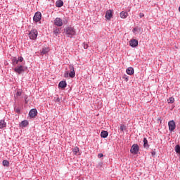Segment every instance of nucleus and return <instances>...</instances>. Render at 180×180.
<instances>
[{
  "instance_id": "nucleus-39",
  "label": "nucleus",
  "mask_w": 180,
  "mask_h": 180,
  "mask_svg": "<svg viewBox=\"0 0 180 180\" xmlns=\"http://www.w3.org/2000/svg\"><path fill=\"white\" fill-rule=\"evenodd\" d=\"M179 12H180V7H179Z\"/></svg>"
},
{
  "instance_id": "nucleus-24",
  "label": "nucleus",
  "mask_w": 180,
  "mask_h": 180,
  "mask_svg": "<svg viewBox=\"0 0 180 180\" xmlns=\"http://www.w3.org/2000/svg\"><path fill=\"white\" fill-rule=\"evenodd\" d=\"M3 165H4V167H9V161L4 160L3 161Z\"/></svg>"
},
{
  "instance_id": "nucleus-3",
  "label": "nucleus",
  "mask_w": 180,
  "mask_h": 180,
  "mask_svg": "<svg viewBox=\"0 0 180 180\" xmlns=\"http://www.w3.org/2000/svg\"><path fill=\"white\" fill-rule=\"evenodd\" d=\"M130 153L134 155L137 154L139 153V145L134 144L131 148Z\"/></svg>"
},
{
  "instance_id": "nucleus-18",
  "label": "nucleus",
  "mask_w": 180,
  "mask_h": 180,
  "mask_svg": "<svg viewBox=\"0 0 180 180\" xmlns=\"http://www.w3.org/2000/svg\"><path fill=\"white\" fill-rule=\"evenodd\" d=\"M101 136L103 139H106V137H108V131H103L101 133Z\"/></svg>"
},
{
  "instance_id": "nucleus-15",
  "label": "nucleus",
  "mask_w": 180,
  "mask_h": 180,
  "mask_svg": "<svg viewBox=\"0 0 180 180\" xmlns=\"http://www.w3.org/2000/svg\"><path fill=\"white\" fill-rule=\"evenodd\" d=\"M63 5H64V2H63V1H61V0H58L56 3V6L57 8H61V6H63Z\"/></svg>"
},
{
  "instance_id": "nucleus-2",
  "label": "nucleus",
  "mask_w": 180,
  "mask_h": 180,
  "mask_svg": "<svg viewBox=\"0 0 180 180\" xmlns=\"http://www.w3.org/2000/svg\"><path fill=\"white\" fill-rule=\"evenodd\" d=\"M37 34H39L37 30L32 29L29 33V38L30 40H36L37 39Z\"/></svg>"
},
{
  "instance_id": "nucleus-25",
  "label": "nucleus",
  "mask_w": 180,
  "mask_h": 180,
  "mask_svg": "<svg viewBox=\"0 0 180 180\" xmlns=\"http://www.w3.org/2000/svg\"><path fill=\"white\" fill-rule=\"evenodd\" d=\"M53 33L55 34H58L60 33V28H56L54 30H53Z\"/></svg>"
},
{
  "instance_id": "nucleus-33",
  "label": "nucleus",
  "mask_w": 180,
  "mask_h": 180,
  "mask_svg": "<svg viewBox=\"0 0 180 180\" xmlns=\"http://www.w3.org/2000/svg\"><path fill=\"white\" fill-rule=\"evenodd\" d=\"M139 16H140V18H143L144 13H141L139 14Z\"/></svg>"
},
{
  "instance_id": "nucleus-22",
  "label": "nucleus",
  "mask_w": 180,
  "mask_h": 180,
  "mask_svg": "<svg viewBox=\"0 0 180 180\" xmlns=\"http://www.w3.org/2000/svg\"><path fill=\"white\" fill-rule=\"evenodd\" d=\"M175 151L177 154H180V146H179V145H176L175 146Z\"/></svg>"
},
{
  "instance_id": "nucleus-28",
  "label": "nucleus",
  "mask_w": 180,
  "mask_h": 180,
  "mask_svg": "<svg viewBox=\"0 0 180 180\" xmlns=\"http://www.w3.org/2000/svg\"><path fill=\"white\" fill-rule=\"evenodd\" d=\"M126 128V127L124 125H121L120 126V130L121 131H123V130H124V129Z\"/></svg>"
},
{
  "instance_id": "nucleus-4",
  "label": "nucleus",
  "mask_w": 180,
  "mask_h": 180,
  "mask_svg": "<svg viewBox=\"0 0 180 180\" xmlns=\"http://www.w3.org/2000/svg\"><path fill=\"white\" fill-rule=\"evenodd\" d=\"M53 24L56 26L61 27V26H63V19H61L60 18H56L53 21Z\"/></svg>"
},
{
  "instance_id": "nucleus-1",
  "label": "nucleus",
  "mask_w": 180,
  "mask_h": 180,
  "mask_svg": "<svg viewBox=\"0 0 180 180\" xmlns=\"http://www.w3.org/2000/svg\"><path fill=\"white\" fill-rule=\"evenodd\" d=\"M65 32L68 37H72V36H75L76 34L75 29L71 27H66Z\"/></svg>"
},
{
  "instance_id": "nucleus-37",
  "label": "nucleus",
  "mask_w": 180,
  "mask_h": 180,
  "mask_svg": "<svg viewBox=\"0 0 180 180\" xmlns=\"http://www.w3.org/2000/svg\"><path fill=\"white\" fill-rule=\"evenodd\" d=\"M126 81H129V79L127 77H126Z\"/></svg>"
},
{
  "instance_id": "nucleus-10",
  "label": "nucleus",
  "mask_w": 180,
  "mask_h": 180,
  "mask_svg": "<svg viewBox=\"0 0 180 180\" xmlns=\"http://www.w3.org/2000/svg\"><path fill=\"white\" fill-rule=\"evenodd\" d=\"M113 11H112V10H108L105 13V19H107L108 20H110V19L112 18Z\"/></svg>"
},
{
  "instance_id": "nucleus-11",
  "label": "nucleus",
  "mask_w": 180,
  "mask_h": 180,
  "mask_svg": "<svg viewBox=\"0 0 180 180\" xmlns=\"http://www.w3.org/2000/svg\"><path fill=\"white\" fill-rule=\"evenodd\" d=\"M29 115L31 117H36V116H37V110L32 109L29 112Z\"/></svg>"
},
{
  "instance_id": "nucleus-17",
  "label": "nucleus",
  "mask_w": 180,
  "mask_h": 180,
  "mask_svg": "<svg viewBox=\"0 0 180 180\" xmlns=\"http://www.w3.org/2000/svg\"><path fill=\"white\" fill-rule=\"evenodd\" d=\"M28 124L29 122H27V120H24L20 124V127H26Z\"/></svg>"
},
{
  "instance_id": "nucleus-30",
  "label": "nucleus",
  "mask_w": 180,
  "mask_h": 180,
  "mask_svg": "<svg viewBox=\"0 0 180 180\" xmlns=\"http://www.w3.org/2000/svg\"><path fill=\"white\" fill-rule=\"evenodd\" d=\"M18 61H20V63H22V61H23V57L20 56L18 58Z\"/></svg>"
},
{
  "instance_id": "nucleus-29",
  "label": "nucleus",
  "mask_w": 180,
  "mask_h": 180,
  "mask_svg": "<svg viewBox=\"0 0 180 180\" xmlns=\"http://www.w3.org/2000/svg\"><path fill=\"white\" fill-rule=\"evenodd\" d=\"M83 47H84V49H88V44L84 43V44H83Z\"/></svg>"
},
{
  "instance_id": "nucleus-9",
  "label": "nucleus",
  "mask_w": 180,
  "mask_h": 180,
  "mask_svg": "<svg viewBox=\"0 0 180 180\" xmlns=\"http://www.w3.org/2000/svg\"><path fill=\"white\" fill-rule=\"evenodd\" d=\"M129 46H131V47H137V46H139V41H137V39H131L129 41Z\"/></svg>"
},
{
  "instance_id": "nucleus-12",
  "label": "nucleus",
  "mask_w": 180,
  "mask_h": 180,
  "mask_svg": "<svg viewBox=\"0 0 180 180\" xmlns=\"http://www.w3.org/2000/svg\"><path fill=\"white\" fill-rule=\"evenodd\" d=\"M126 72L128 75H133V74H134V69L133 68H128Z\"/></svg>"
},
{
  "instance_id": "nucleus-38",
  "label": "nucleus",
  "mask_w": 180,
  "mask_h": 180,
  "mask_svg": "<svg viewBox=\"0 0 180 180\" xmlns=\"http://www.w3.org/2000/svg\"><path fill=\"white\" fill-rule=\"evenodd\" d=\"M16 112H18V113H19V110H16Z\"/></svg>"
},
{
  "instance_id": "nucleus-23",
  "label": "nucleus",
  "mask_w": 180,
  "mask_h": 180,
  "mask_svg": "<svg viewBox=\"0 0 180 180\" xmlns=\"http://www.w3.org/2000/svg\"><path fill=\"white\" fill-rule=\"evenodd\" d=\"M168 103H174V102H175V98H174L173 97H170L168 100H167Z\"/></svg>"
},
{
  "instance_id": "nucleus-14",
  "label": "nucleus",
  "mask_w": 180,
  "mask_h": 180,
  "mask_svg": "<svg viewBox=\"0 0 180 180\" xmlns=\"http://www.w3.org/2000/svg\"><path fill=\"white\" fill-rule=\"evenodd\" d=\"M128 15L129 14L126 11H122L120 13V18H122V19H126V18H127Z\"/></svg>"
},
{
  "instance_id": "nucleus-32",
  "label": "nucleus",
  "mask_w": 180,
  "mask_h": 180,
  "mask_svg": "<svg viewBox=\"0 0 180 180\" xmlns=\"http://www.w3.org/2000/svg\"><path fill=\"white\" fill-rule=\"evenodd\" d=\"M98 158H102V157H103V154L100 153V154H98Z\"/></svg>"
},
{
  "instance_id": "nucleus-21",
  "label": "nucleus",
  "mask_w": 180,
  "mask_h": 180,
  "mask_svg": "<svg viewBox=\"0 0 180 180\" xmlns=\"http://www.w3.org/2000/svg\"><path fill=\"white\" fill-rule=\"evenodd\" d=\"M72 151L75 154H78L79 153V148L76 146L72 149Z\"/></svg>"
},
{
  "instance_id": "nucleus-34",
  "label": "nucleus",
  "mask_w": 180,
  "mask_h": 180,
  "mask_svg": "<svg viewBox=\"0 0 180 180\" xmlns=\"http://www.w3.org/2000/svg\"><path fill=\"white\" fill-rule=\"evenodd\" d=\"M152 155H153V157H154V155H155V151L152 152Z\"/></svg>"
},
{
  "instance_id": "nucleus-20",
  "label": "nucleus",
  "mask_w": 180,
  "mask_h": 180,
  "mask_svg": "<svg viewBox=\"0 0 180 180\" xmlns=\"http://www.w3.org/2000/svg\"><path fill=\"white\" fill-rule=\"evenodd\" d=\"M50 51V50L49 49V48H44L42 49V51H41V54L42 55H44V54H47V53Z\"/></svg>"
},
{
  "instance_id": "nucleus-35",
  "label": "nucleus",
  "mask_w": 180,
  "mask_h": 180,
  "mask_svg": "<svg viewBox=\"0 0 180 180\" xmlns=\"http://www.w3.org/2000/svg\"><path fill=\"white\" fill-rule=\"evenodd\" d=\"M25 103H27V98H25Z\"/></svg>"
},
{
  "instance_id": "nucleus-26",
  "label": "nucleus",
  "mask_w": 180,
  "mask_h": 180,
  "mask_svg": "<svg viewBox=\"0 0 180 180\" xmlns=\"http://www.w3.org/2000/svg\"><path fill=\"white\" fill-rule=\"evenodd\" d=\"M13 63L15 64H18L19 63L18 59L17 60L16 58H13L12 60Z\"/></svg>"
},
{
  "instance_id": "nucleus-7",
  "label": "nucleus",
  "mask_w": 180,
  "mask_h": 180,
  "mask_svg": "<svg viewBox=\"0 0 180 180\" xmlns=\"http://www.w3.org/2000/svg\"><path fill=\"white\" fill-rule=\"evenodd\" d=\"M168 126H169V130L170 131H174V130L176 127L175 121H174V120L169 121L168 123Z\"/></svg>"
},
{
  "instance_id": "nucleus-6",
  "label": "nucleus",
  "mask_w": 180,
  "mask_h": 180,
  "mask_svg": "<svg viewBox=\"0 0 180 180\" xmlns=\"http://www.w3.org/2000/svg\"><path fill=\"white\" fill-rule=\"evenodd\" d=\"M69 68L70 70L69 77H70V78H74V77H75V70L74 69V66L72 65H70Z\"/></svg>"
},
{
  "instance_id": "nucleus-8",
  "label": "nucleus",
  "mask_w": 180,
  "mask_h": 180,
  "mask_svg": "<svg viewBox=\"0 0 180 180\" xmlns=\"http://www.w3.org/2000/svg\"><path fill=\"white\" fill-rule=\"evenodd\" d=\"M23 68H23L22 65H20V66H18V67L15 68L14 71L17 74H22L23 72V71H25V70Z\"/></svg>"
},
{
  "instance_id": "nucleus-31",
  "label": "nucleus",
  "mask_w": 180,
  "mask_h": 180,
  "mask_svg": "<svg viewBox=\"0 0 180 180\" xmlns=\"http://www.w3.org/2000/svg\"><path fill=\"white\" fill-rule=\"evenodd\" d=\"M61 101V99L60 98V97H57V98L56 99V102H60Z\"/></svg>"
},
{
  "instance_id": "nucleus-16",
  "label": "nucleus",
  "mask_w": 180,
  "mask_h": 180,
  "mask_svg": "<svg viewBox=\"0 0 180 180\" xmlns=\"http://www.w3.org/2000/svg\"><path fill=\"white\" fill-rule=\"evenodd\" d=\"M4 127H6V122L5 120H0V129H4Z\"/></svg>"
},
{
  "instance_id": "nucleus-5",
  "label": "nucleus",
  "mask_w": 180,
  "mask_h": 180,
  "mask_svg": "<svg viewBox=\"0 0 180 180\" xmlns=\"http://www.w3.org/2000/svg\"><path fill=\"white\" fill-rule=\"evenodd\" d=\"M34 22H40L41 20V13L37 12L33 18Z\"/></svg>"
},
{
  "instance_id": "nucleus-19",
  "label": "nucleus",
  "mask_w": 180,
  "mask_h": 180,
  "mask_svg": "<svg viewBox=\"0 0 180 180\" xmlns=\"http://www.w3.org/2000/svg\"><path fill=\"white\" fill-rule=\"evenodd\" d=\"M143 141L144 148H148V141L147 140V138H144Z\"/></svg>"
},
{
  "instance_id": "nucleus-27",
  "label": "nucleus",
  "mask_w": 180,
  "mask_h": 180,
  "mask_svg": "<svg viewBox=\"0 0 180 180\" xmlns=\"http://www.w3.org/2000/svg\"><path fill=\"white\" fill-rule=\"evenodd\" d=\"M17 96H20L22 95V91H18L16 93Z\"/></svg>"
},
{
  "instance_id": "nucleus-36",
  "label": "nucleus",
  "mask_w": 180,
  "mask_h": 180,
  "mask_svg": "<svg viewBox=\"0 0 180 180\" xmlns=\"http://www.w3.org/2000/svg\"><path fill=\"white\" fill-rule=\"evenodd\" d=\"M65 77H68V72H67V73L65 75Z\"/></svg>"
},
{
  "instance_id": "nucleus-13",
  "label": "nucleus",
  "mask_w": 180,
  "mask_h": 180,
  "mask_svg": "<svg viewBox=\"0 0 180 180\" xmlns=\"http://www.w3.org/2000/svg\"><path fill=\"white\" fill-rule=\"evenodd\" d=\"M59 88H66L67 87V82H65V81H61L60 82L59 84H58Z\"/></svg>"
}]
</instances>
